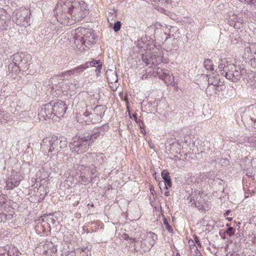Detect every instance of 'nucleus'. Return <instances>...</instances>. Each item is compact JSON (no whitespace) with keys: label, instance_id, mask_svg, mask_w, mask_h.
I'll return each mask as SVG.
<instances>
[{"label":"nucleus","instance_id":"obj_42","mask_svg":"<svg viewBox=\"0 0 256 256\" xmlns=\"http://www.w3.org/2000/svg\"><path fill=\"white\" fill-rule=\"evenodd\" d=\"M85 116H88L90 115V114L88 112H85L83 114Z\"/></svg>","mask_w":256,"mask_h":256},{"label":"nucleus","instance_id":"obj_45","mask_svg":"<svg viewBox=\"0 0 256 256\" xmlns=\"http://www.w3.org/2000/svg\"><path fill=\"white\" fill-rule=\"evenodd\" d=\"M126 240H132V238H130L128 236H126V237L125 238Z\"/></svg>","mask_w":256,"mask_h":256},{"label":"nucleus","instance_id":"obj_14","mask_svg":"<svg viewBox=\"0 0 256 256\" xmlns=\"http://www.w3.org/2000/svg\"><path fill=\"white\" fill-rule=\"evenodd\" d=\"M10 22V16L4 9H0V30H6Z\"/></svg>","mask_w":256,"mask_h":256},{"label":"nucleus","instance_id":"obj_39","mask_svg":"<svg viewBox=\"0 0 256 256\" xmlns=\"http://www.w3.org/2000/svg\"><path fill=\"white\" fill-rule=\"evenodd\" d=\"M110 86L112 88V90H114L117 88L118 86V84L117 83H114V86Z\"/></svg>","mask_w":256,"mask_h":256},{"label":"nucleus","instance_id":"obj_35","mask_svg":"<svg viewBox=\"0 0 256 256\" xmlns=\"http://www.w3.org/2000/svg\"><path fill=\"white\" fill-rule=\"evenodd\" d=\"M82 180L84 182H88V178L85 176H82Z\"/></svg>","mask_w":256,"mask_h":256},{"label":"nucleus","instance_id":"obj_5","mask_svg":"<svg viewBox=\"0 0 256 256\" xmlns=\"http://www.w3.org/2000/svg\"><path fill=\"white\" fill-rule=\"evenodd\" d=\"M75 0H58L54 10V14L61 18L63 14H70Z\"/></svg>","mask_w":256,"mask_h":256},{"label":"nucleus","instance_id":"obj_40","mask_svg":"<svg viewBox=\"0 0 256 256\" xmlns=\"http://www.w3.org/2000/svg\"><path fill=\"white\" fill-rule=\"evenodd\" d=\"M230 212V210H226V212L224 214V216H227L229 214Z\"/></svg>","mask_w":256,"mask_h":256},{"label":"nucleus","instance_id":"obj_17","mask_svg":"<svg viewBox=\"0 0 256 256\" xmlns=\"http://www.w3.org/2000/svg\"><path fill=\"white\" fill-rule=\"evenodd\" d=\"M16 175L14 176V178H8L6 182V188L7 190H12L18 186L20 181V178L17 172Z\"/></svg>","mask_w":256,"mask_h":256},{"label":"nucleus","instance_id":"obj_29","mask_svg":"<svg viewBox=\"0 0 256 256\" xmlns=\"http://www.w3.org/2000/svg\"><path fill=\"white\" fill-rule=\"evenodd\" d=\"M100 61L98 60H92V61L89 62H85L84 64H88V68L90 66H96V64H100Z\"/></svg>","mask_w":256,"mask_h":256},{"label":"nucleus","instance_id":"obj_28","mask_svg":"<svg viewBox=\"0 0 256 256\" xmlns=\"http://www.w3.org/2000/svg\"><path fill=\"white\" fill-rule=\"evenodd\" d=\"M164 225L165 226L166 228L168 230V231L170 233H172V230H173L171 226H170L169 224L168 220L165 218L164 220Z\"/></svg>","mask_w":256,"mask_h":256},{"label":"nucleus","instance_id":"obj_16","mask_svg":"<svg viewBox=\"0 0 256 256\" xmlns=\"http://www.w3.org/2000/svg\"><path fill=\"white\" fill-rule=\"evenodd\" d=\"M228 58H222V56H221L220 59L218 68L220 72V74L223 76H224V74L227 72V70H228V68L230 70V66L231 65H234V64L230 63V62L228 61Z\"/></svg>","mask_w":256,"mask_h":256},{"label":"nucleus","instance_id":"obj_12","mask_svg":"<svg viewBox=\"0 0 256 256\" xmlns=\"http://www.w3.org/2000/svg\"><path fill=\"white\" fill-rule=\"evenodd\" d=\"M54 118L57 120L63 117L67 110L66 104L62 101H58L52 104Z\"/></svg>","mask_w":256,"mask_h":256},{"label":"nucleus","instance_id":"obj_23","mask_svg":"<svg viewBox=\"0 0 256 256\" xmlns=\"http://www.w3.org/2000/svg\"><path fill=\"white\" fill-rule=\"evenodd\" d=\"M221 90L222 88H220L219 86H208L206 90V94L209 96H212L217 94Z\"/></svg>","mask_w":256,"mask_h":256},{"label":"nucleus","instance_id":"obj_27","mask_svg":"<svg viewBox=\"0 0 256 256\" xmlns=\"http://www.w3.org/2000/svg\"><path fill=\"white\" fill-rule=\"evenodd\" d=\"M152 76H153L152 71L150 70L149 71L146 70V72L144 74H142V76L141 77V78L142 80H146L150 78Z\"/></svg>","mask_w":256,"mask_h":256},{"label":"nucleus","instance_id":"obj_32","mask_svg":"<svg viewBox=\"0 0 256 256\" xmlns=\"http://www.w3.org/2000/svg\"><path fill=\"white\" fill-rule=\"evenodd\" d=\"M234 229L232 227H230L226 230V234L229 235V236H232L234 234V232H233Z\"/></svg>","mask_w":256,"mask_h":256},{"label":"nucleus","instance_id":"obj_19","mask_svg":"<svg viewBox=\"0 0 256 256\" xmlns=\"http://www.w3.org/2000/svg\"><path fill=\"white\" fill-rule=\"evenodd\" d=\"M88 68V64H82L70 70L66 71L65 73L68 75L78 76Z\"/></svg>","mask_w":256,"mask_h":256},{"label":"nucleus","instance_id":"obj_15","mask_svg":"<svg viewBox=\"0 0 256 256\" xmlns=\"http://www.w3.org/2000/svg\"><path fill=\"white\" fill-rule=\"evenodd\" d=\"M142 60L146 66L151 64L152 66H155L160 64L162 62V56L152 54L148 58L147 56H143Z\"/></svg>","mask_w":256,"mask_h":256},{"label":"nucleus","instance_id":"obj_48","mask_svg":"<svg viewBox=\"0 0 256 256\" xmlns=\"http://www.w3.org/2000/svg\"><path fill=\"white\" fill-rule=\"evenodd\" d=\"M158 185L160 186V188H161V187H160L161 183L160 182H159Z\"/></svg>","mask_w":256,"mask_h":256},{"label":"nucleus","instance_id":"obj_6","mask_svg":"<svg viewBox=\"0 0 256 256\" xmlns=\"http://www.w3.org/2000/svg\"><path fill=\"white\" fill-rule=\"evenodd\" d=\"M226 70L227 72L224 74V76L234 82H236L239 80L246 72L244 68H241L234 64L231 65L230 66V70L228 68Z\"/></svg>","mask_w":256,"mask_h":256},{"label":"nucleus","instance_id":"obj_37","mask_svg":"<svg viewBox=\"0 0 256 256\" xmlns=\"http://www.w3.org/2000/svg\"><path fill=\"white\" fill-rule=\"evenodd\" d=\"M101 108H102V110H104V108H102V106H97L95 107L94 110V111H98L99 110H100Z\"/></svg>","mask_w":256,"mask_h":256},{"label":"nucleus","instance_id":"obj_38","mask_svg":"<svg viewBox=\"0 0 256 256\" xmlns=\"http://www.w3.org/2000/svg\"><path fill=\"white\" fill-rule=\"evenodd\" d=\"M102 68V64H98V66L96 67V72H100Z\"/></svg>","mask_w":256,"mask_h":256},{"label":"nucleus","instance_id":"obj_8","mask_svg":"<svg viewBox=\"0 0 256 256\" xmlns=\"http://www.w3.org/2000/svg\"><path fill=\"white\" fill-rule=\"evenodd\" d=\"M152 74L154 76H157L164 80L167 85L172 84L174 82V76L168 70L156 68L152 70Z\"/></svg>","mask_w":256,"mask_h":256},{"label":"nucleus","instance_id":"obj_46","mask_svg":"<svg viewBox=\"0 0 256 256\" xmlns=\"http://www.w3.org/2000/svg\"><path fill=\"white\" fill-rule=\"evenodd\" d=\"M102 112H100V114H97L98 116L100 118L102 117Z\"/></svg>","mask_w":256,"mask_h":256},{"label":"nucleus","instance_id":"obj_2","mask_svg":"<svg viewBox=\"0 0 256 256\" xmlns=\"http://www.w3.org/2000/svg\"><path fill=\"white\" fill-rule=\"evenodd\" d=\"M99 134L98 130H96L94 134L74 140L69 144L71 151L76 154H80L87 151L94 141L98 137Z\"/></svg>","mask_w":256,"mask_h":256},{"label":"nucleus","instance_id":"obj_21","mask_svg":"<svg viewBox=\"0 0 256 256\" xmlns=\"http://www.w3.org/2000/svg\"><path fill=\"white\" fill-rule=\"evenodd\" d=\"M208 86H220V80L218 75L210 76L208 78Z\"/></svg>","mask_w":256,"mask_h":256},{"label":"nucleus","instance_id":"obj_33","mask_svg":"<svg viewBox=\"0 0 256 256\" xmlns=\"http://www.w3.org/2000/svg\"><path fill=\"white\" fill-rule=\"evenodd\" d=\"M251 84L254 88H256V76L254 77V79L251 82Z\"/></svg>","mask_w":256,"mask_h":256},{"label":"nucleus","instance_id":"obj_47","mask_svg":"<svg viewBox=\"0 0 256 256\" xmlns=\"http://www.w3.org/2000/svg\"><path fill=\"white\" fill-rule=\"evenodd\" d=\"M176 256H180L179 253H177Z\"/></svg>","mask_w":256,"mask_h":256},{"label":"nucleus","instance_id":"obj_31","mask_svg":"<svg viewBox=\"0 0 256 256\" xmlns=\"http://www.w3.org/2000/svg\"><path fill=\"white\" fill-rule=\"evenodd\" d=\"M242 3H246L248 4H253L256 5V0H239Z\"/></svg>","mask_w":256,"mask_h":256},{"label":"nucleus","instance_id":"obj_10","mask_svg":"<svg viewBox=\"0 0 256 256\" xmlns=\"http://www.w3.org/2000/svg\"><path fill=\"white\" fill-rule=\"evenodd\" d=\"M144 238H142V248H144V251H147L150 250L155 244L156 241L158 240V236L156 234L152 232H148L144 235Z\"/></svg>","mask_w":256,"mask_h":256},{"label":"nucleus","instance_id":"obj_22","mask_svg":"<svg viewBox=\"0 0 256 256\" xmlns=\"http://www.w3.org/2000/svg\"><path fill=\"white\" fill-rule=\"evenodd\" d=\"M107 79L108 83L112 84L113 83H117L118 78L115 72H110L106 74Z\"/></svg>","mask_w":256,"mask_h":256},{"label":"nucleus","instance_id":"obj_1","mask_svg":"<svg viewBox=\"0 0 256 256\" xmlns=\"http://www.w3.org/2000/svg\"><path fill=\"white\" fill-rule=\"evenodd\" d=\"M74 43L82 51L85 50L95 42V36L92 30L89 28H78L76 30Z\"/></svg>","mask_w":256,"mask_h":256},{"label":"nucleus","instance_id":"obj_24","mask_svg":"<svg viewBox=\"0 0 256 256\" xmlns=\"http://www.w3.org/2000/svg\"><path fill=\"white\" fill-rule=\"evenodd\" d=\"M204 65L206 69L210 71L214 70V66L210 59L205 60L204 62Z\"/></svg>","mask_w":256,"mask_h":256},{"label":"nucleus","instance_id":"obj_13","mask_svg":"<svg viewBox=\"0 0 256 256\" xmlns=\"http://www.w3.org/2000/svg\"><path fill=\"white\" fill-rule=\"evenodd\" d=\"M39 114L42 116L44 119L48 118L54 120H57L54 118L52 102H49L44 105V106L41 108L39 112Z\"/></svg>","mask_w":256,"mask_h":256},{"label":"nucleus","instance_id":"obj_44","mask_svg":"<svg viewBox=\"0 0 256 256\" xmlns=\"http://www.w3.org/2000/svg\"><path fill=\"white\" fill-rule=\"evenodd\" d=\"M132 242H138L135 238H132Z\"/></svg>","mask_w":256,"mask_h":256},{"label":"nucleus","instance_id":"obj_30","mask_svg":"<svg viewBox=\"0 0 256 256\" xmlns=\"http://www.w3.org/2000/svg\"><path fill=\"white\" fill-rule=\"evenodd\" d=\"M121 28V23L120 21L116 22L114 26V32H117L120 30Z\"/></svg>","mask_w":256,"mask_h":256},{"label":"nucleus","instance_id":"obj_9","mask_svg":"<svg viewBox=\"0 0 256 256\" xmlns=\"http://www.w3.org/2000/svg\"><path fill=\"white\" fill-rule=\"evenodd\" d=\"M12 63L8 66V69L12 68V71L16 72L20 68H23L24 65L27 63L26 60L24 59L23 54L16 53L12 56Z\"/></svg>","mask_w":256,"mask_h":256},{"label":"nucleus","instance_id":"obj_20","mask_svg":"<svg viewBox=\"0 0 256 256\" xmlns=\"http://www.w3.org/2000/svg\"><path fill=\"white\" fill-rule=\"evenodd\" d=\"M161 175L162 178L164 180V188L166 190H168V188H170L172 186V181L169 176V172L166 170H164L162 171Z\"/></svg>","mask_w":256,"mask_h":256},{"label":"nucleus","instance_id":"obj_41","mask_svg":"<svg viewBox=\"0 0 256 256\" xmlns=\"http://www.w3.org/2000/svg\"><path fill=\"white\" fill-rule=\"evenodd\" d=\"M193 256H202L200 252L199 251L198 254H194Z\"/></svg>","mask_w":256,"mask_h":256},{"label":"nucleus","instance_id":"obj_25","mask_svg":"<svg viewBox=\"0 0 256 256\" xmlns=\"http://www.w3.org/2000/svg\"><path fill=\"white\" fill-rule=\"evenodd\" d=\"M20 252L18 250L14 247L10 248L8 250V256H18Z\"/></svg>","mask_w":256,"mask_h":256},{"label":"nucleus","instance_id":"obj_11","mask_svg":"<svg viewBox=\"0 0 256 256\" xmlns=\"http://www.w3.org/2000/svg\"><path fill=\"white\" fill-rule=\"evenodd\" d=\"M13 214L12 208L4 202H0V222L10 220L13 217Z\"/></svg>","mask_w":256,"mask_h":256},{"label":"nucleus","instance_id":"obj_43","mask_svg":"<svg viewBox=\"0 0 256 256\" xmlns=\"http://www.w3.org/2000/svg\"><path fill=\"white\" fill-rule=\"evenodd\" d=\"M164 194H165V196H168L170 195V194H169L168 191V190H167V191H166V192H165Z\"/></svg>","mask_w":256,"mask_h":256},{"label":"nucleus","instance_id":"obj_7","mask_svg":"<svg viewBox=\"0 0 256 256\" xmlns=\"http://www.w3.org/2000/svg\"><path fill=\"white\" fill-rule=\"evenodd\" d=\"M29 11L26 8L16 10L13 14V22L18 26H25L28 24Z\"/></svg>","mask_w":256,"mask_h":256},{"label":"nucleus","instance_id":"obj_3","mask_svg":"<svg viewBox=\"0 0 256 256\" xmlns=\"http://www.w3.org/2000/svg\"><path fill=\"white\" fill-rule=\"evenodd\" d=\"M68 142L64 138H58L52 136L44 138L41 144V148L44 150H48L50 156H54L67 146Z\"/></svg>","mask_w":256,"mask_h":256},{"label":"nucleus","instance_id":"obj_18","mask_svg":"<svg viewBox=\"0 0 256 256\" xmlns=\"http://www.w3.org/2000/svg\"><path fill=\"white\" fill-rule=\"evenodd\" d=\"M253 55V58L256 60V43L253 42L249 44V46L246 47L244 50V52L243 58H246L250 56Z\"/></svg>","mask_w":256,"mask_h":256},{"label":"nucleus","instance_id":"obj_4","mask_svg":"<svg viewBox=\"0 0 256 256\" xmlns=\"http://www.w3.org/2000/svg\"><path fill=\"white\" fill-rule=\"evenodd\" d=\"M88 13L87 6L82 0H75L70 14L76 22L82 20Z\"/></svg>","mask_w":256,"mask_h":256},{"label":"nucleus","instance_id":"obj_34","mask_svg":"<svg viewBox=\"0 0 256 256\" xmlns=\"http://www.w3.org/2000/svg\"><path fill=\"white\" fill-rule=\"evenodd\" d=\"M194 241L195 242H196V244L198 246H201V244H200V242L198 240V236H194Z\"/></svg>","mask_w":256,"mask_h":256},{"label":"nucleus","instance_id":"obj_26","mask_svg":"<svg viewBox=\"0 0 256 256\" xmlns=\"http://www.w3.org/2000/svg\"><path fill=\"white\" fill-rule=\"evenodd\" d=\"M188 243L190 244V252L192 253V252L194 251V254H198L199 250L197 246H196L194 242L192 240H189Z\"/></svg>","mask_w":256,"mask_h":256},{"label":"nucleus","instance_id":"obj_36","mask_svg":"<svg viewBox=\"0 0 256 256\" xmlns=\"http://www.w3.org/2000/svg\"><path fill=\"white\" fill-rule=\"evenodd\" d=\"M110 14H111L112 15H114V16H116V11L114 9H110L109 12Z\"/></svg>","mask_w":256,"mask_h":256}]
</instances>
